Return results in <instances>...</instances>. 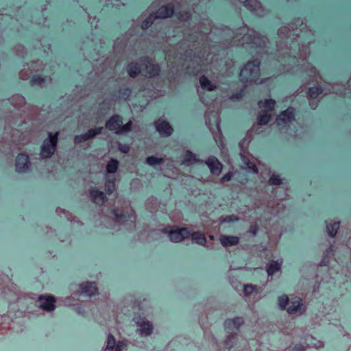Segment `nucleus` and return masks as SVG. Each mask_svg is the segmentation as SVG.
Here are the masks:
<instances>
[{
	"label": "nucleus",
	"instance_id": "nucleus-42",
	"mask_svg": "<svg viewBox=\"0 0 351 351\" xmlns=\"http://www.w3.org/2000/svg\"><path fill=\"white\" fill-rule=\"evenodd\" d=\"M11 102L13 106L20 107L25 104V100L23 96L16 95L12 98Z\"/></svg>",
	"mask_w": 351,
	"mask_h": 351
},
{
	"label": "nucleus",
	"instance_id": "nucleus-58",
	"mask_svg": "<svg viewBox=\"0 0 351 351\" xmlns=\"http://www.w3.org/2000/svg\"><path fill=\"white\" fill-rule=\"evenodd\" d=\"M97 22H98V21H97V20H96V18H95V17H94V18H93V21H91V22H90V24H91V25H92V26H93V25H94V26L96 27H97Z\"/></svg>",
	"mask_w": 351,
	"mask_h": 351
},
{
	"label": "nucleus",
	"instance_id": "nucleus-22",
	"mask_svg": "<svg viewBox=\"0 0 351 351\" xmlns=\"http://www.w3.org/2000/svg\"><path fill=\"white\" fill-rule=\"evenodd\" d=\"M204 64L205 63L200 58H195L191 60L190 64L187 66L188 73L195 75L202 70Z\"/></svg>",
	"mask_w": 351,
	"mask_h": 351
},
{
	"label": "nucleus",
	"instance_id": "nucleus-24",
	"mask_svg": "<svg viewBox=\"0 0 351 351\" xmlns=\"http://www.w3.org/2000/svg\"><path fill=\"white\" fill-rule=\"evenodd\" d=\"M81 292L88 296H92L97 293V288L95 282H86L80 285Z\"/></svg>",
	"mask_w": 351,
	"mask_h": 351
},
{
	"label": "nucleus",
	"instance_id": "nucleus-13",
	"mask_svg": "<svg viewBox=\"0 0 351 351\" xmlns=\"http://www.w3.org/2000/svg\"><path fill=\"white\" fill-rule=\"evenodd\" d=\"M16 171L19 173H27L31 167V162L28 155L19 154L15 160Z\"/></svg>",
	"mask_w": 351,
	"mask_h": 351
},
{
	"label": "nucleus",
	"instance_id": "nucleus-35",
	"mask_svg": "<svg viewBox=\"0 0 351 351\" xmlns=\"http://www.w3.org/2000/svg\"><path fill=\"white\" fill-rule=\"evenodd\" d=\"M326 89L318 86L311 87L308 89V97L309 99H317L322 93L326 92Z\"/></svg>",
	"mask_w": 351,
	"mask_h": 351
},
{
	"label": "nucleus",
	"instance_id": "nucleus-53",
	"mask_svg": "<svg viewBox=\"0 0 351 351\" xmlns=\"http://www.w3.org/2000/svg\"><path fill=\"white\" fill-rule=\"evenodd\" d=\"M190 16H191L190 14L187 12H185L183 15L181 14L180 13H178V17L182 21L189 19L190 18Z\"/></svg>",
	"mask_w": 351,
	"mask_h": 351
},
{
	"label": "nucleus",
	"instance_id": "nucleus-46",
	"mask_svg": "<svg viewBox=\"0 0 351 351\" xmlns=\"http://www.w3.org/2000/svg\"><path fill=\"white\" fill-rule=\"evenodd\" d=\"M115 190V185L113 181L108 180L105 184V191L108 194H112Z\"/></svg>",
	"mask_w": 351,
	"mask_h": 351
},
{
	"label": "nucleus",
	"instance_id": "nucleus-10",
	"mask_svg": "<svg viewBox=\"0 0 351 351\" xmlns=\"http://www.w3.org/2000/svg\"><path fill=\"white\" fill-rule=\"evenodd\" d=\"M230 2L235 5H243L254 15L263 16L266 14V10L262 6L258 0H229Z\"/></svg>",
	"mask_w": 351,
	"mask_h": 351
},
{
	"label": "nucleus",
	"instance_id": "nucleus-44",
	"mask_svg": "<svg viewBox=\"0 0 351 351\" xmlns=\"http://www.w3.org/2000/svg\"><path fill=\"white\" fill-rule=\"evenodd\" d=\"M132 125V120H130L125 125L122 124L121 128L119 129V130L118 132H117V134L120 135V134H124L129 132L131 130Z\"/></svg>",
	"mask_w": 351,
	"mask_h": 351
},
{
	"label": "nucleus",
	"instance_id": "nucleus-20",
	"mask_svg": "<svg viewBox=\"0 0 351 351\" xmlns=\"http://www.w3.org/2000/svg\"><path fill=\"white\" fill-rule=\"evenodd\" d=\"M226 335L223 341V344L225 348L230 350L237 345L239 334L232 332H226Z\"/></svg>",
	"mask_w": 351,
	"mask_h": 351
},
{
	"label": "nucleus",
	"instance_id": "nucleus-17",
	"mask_svg": "<svg viewBox=\"0 0 351 351\" xmlns=\"http://www.w3.org/2000/svg\"><path fill=\"white\" fill-rule=\"evenodd\" d=\"M306 311V308L303 305L302 300L300 298L291 299L289 301V305L287 308V311L289 314H298L302 315Z\"/></svg>",
	"mask_w": 351,
	"mask_h": 351
},
{
	"label": "nucleus",
	"instance_id": "nucleus-25",
	"mask_svg": "<svg viewBox=\"0 0 351 351\" xmlns=\"http://www.w3.org/2000/svg\"><path fill=\"white\" fill-rule=\"evenodd\" d=\"M240 238L237 236L221 235L219 241L225 247L234 246L239 243Z\"/></svg>",
	"mask_w": 351,
	"mask_h": 351
},
{
	"label": "nucleus",
	"instance_id": "nucleus-4",
	"mask_svg": "<svg viewBox=\"0 0 351 351\" xmlns=\"http://www.w3.org/2000/svg\"><path fill=\"white\" fill-rule=\"evenodd\" d=\"M275 104V100L271 99L258 101V107L261 110L257 118V123L253 125L250 130L251 133L260 134L263 132L261 126L266 125L270 121Z\"/></svg>",
	"mask_w": 351,
	"mask_h": 351
},
{
	"label": "nucleus",
	"instance_id": "nucleus-30",
	"mask_svg": "<svg viewBox=\"0 0 351 351\" xmlns=\"http://www.w3.org/2000/svg\"><path fill=\"white\" fill-rule=\"evenodd\" d=\"M203 161L199 159L192 152L187 150L184 154L182 164L202 163Z\"/></svg>",
	"mask_w": 351,
	"mask_h": 351
},
{
	"label": "nucleus",
	"instance_id": "nucleus-9",
	"mask_svg": "<svg viewBox=\"0 0 351 351\" xmlns=\"http://www.w3.org/2000/svg\"><path fill=\"white\" fill-rule=\"evenodd\" d=\"M111 213L114 219V223L119 225H123L127 222H130L132 224L136 219L134 210L129 207L123 209L114 208Z\"/></svg>",
	"mask_w": 351,
	"mask_h": 351
},
{
	"label": "nucleus",
	"instance_id": "nucleus-41",
	"mask_svg": "<svg viewBox=\"0 0 351 351\" xmlns=\"http://www.w3.org/2000/svg\"><path fill=\"white\" fill-rule=\"evenodd\" d=\"M103 130V127H96L94 128L89 129L86 133L88 136V138H89V139H91L97 136L98 134H100Z\"/></svg>",
	"mask_w": 351,
	"mask_h": 351
},
{
	"label": "nucleus",
	"instance_id": "nucleus-12",
	"mask_svg": "<svg viewBox=\"0 0 351 351\" xmlns=\"http://www.w3.org/2000/svg\"><path fill=\"white\" fill-rule=\"evenodd\" d=\"M128 346L127 341H119L116 342L115 338L111 334H108L106 341L102 351H124Z\"/></svg>",
	"mask_w": 351,
	"mask_h": 351
},
{
	"label": "nucleus",
	"instance_id": "nucleus-62",
	"mask_svg": "<svg viewBox=\"0 0 351 351\" xmlns=\"http://www.w3.org/2000/svg\"><path fill=\"white\" fill-rule=\"evenodd\" d=\"M82 136L84 138L86 141L90 140L89 138H88V136H87L86 133L82 134Z\"/></svg>",
	"mask_w": 351,
	"mask_h": 351
},
{
	"label": "nucleus",
	"instance_id": "nucleus-51",
	"mask_svg": "<svg viewBox=\"0 0 351 351\" xmlns=\"http://www.w3.org/2000/svg\"><path fill=\"white\" fill-rule=\"evenodd\" d=\"M73 141L75 144H80L84 142H86L82 134L75 135L73 138Z\"/></svg>",
	"mask_w": 351,
	"mask_h": 351
},
{
	"label": "nucleus",
	"instance_id": "nucleus-55",
	"mask_svg": "<svg viewBox=\"0 0 351 351\" xmlns=\"http://www.w3.org/2000/svg\"><path fill=\"white\" fill-rule=\"evenodd\" d=\"M258 232V228L256 226H251L249 232L253 235H256Z\"/></svg>",
	"mask_w": 351,
	"mask_h": 351
},
{
	"label": "nucleus",
	"instance_id": "nucleus-49",
	"mask_svg": "<svg viewBox=\"0 0 351 351\" xmlns=\"http://www.w3.org/2000/svg\"><path fill=\"white\" fill-rule=\"evenodd\" d=\"M256 286L252 285H245L243 286V292L245 295H250L254 291Z\"/></svg>",
	"mask_w": 351,
	"mask_h": 351
},
{
	"label": "nucleus",
	"instance_id": "nucleus-1",
	"mask_svg": "<svg viewBox=\"0 0 351 351\" xmlns=\"http://www.w3.org/2000/svg\"><path fill=\"white\" fill-rule=\"evenodd\" d=\"M313 36L311 30H308L303 21L298 19L294 23L287 26H282L278 30L276 40V55L279 62H282L287 58L289 61L288 66L300 64V59L303 61L307 54L309 53L308 47L303 43L300 44L296 41V38H304Z\"/></svg>",
	"mask_w": 351,
	"mask_h": 351
},
{
	"label": "nucleus",
	"instance_id": "nucleus-64",
	"mask_svg": "<svg viewBox=\"0 0 351 351\" xmlns=\"http://www.w3.org/2000/svg\"><path fill=\"white\" fill-rule=\"evenodd\" d=\"M171 56V53L169 52H167L166 53V58L168 59V60H170V57Z\"/></svg>",
	"mask_w": 351,
	"mask_h": 351
},
{
	"label": "nucleus",
	"instance_id": "nucleus-3",
	"mask_svg": "<svg viewBox=\"0 0 351 351\" xmlns=\"http://www.w3.org/2000/svg\"><path fill=\"white\" fill-rule=\"evenodd\" d=\"M127 71L132 77H135L139 74L148 77H154L159 74L160 69L158 64L152 62V59L144 57L136 62L129 64Z\"/></svg>",
	"mask_w": 351,
	"mask_h": 351
},
{
	"label": "nucleus",
	"instance_id": "nucleus-57",
	"mask_svg": "<svg viewBox=\"0 0 351 351\" xmlns=\"http://www.w3.org/2000/svg\"><path fill=\"white\" fill-rule=\"evenodd\" d=\"M309 106L312 109L315 110L318 106V102L317 101H310Z\"/></svg>",
	"mask_w": 351,
	"mask_h": 351
},
{
	"label": "nucleus",
	"instance_id": "nucleus-43",
	"mask_svg": "<svg viewBox=\"0 0 351 351\" xmlns=\"http://www.w3.org/2000/svg\"><path fill=\"white\" fill-rule=\"evenodd\" d=\"M156 19L153 14H151L145 20L142 22L141 27L143 29H147L154 23V20Z\"/></svg>",
	"mask_w": 351,
	"mask_h": 351
},
{
	"label": "nucleus",
	"instance_id": "nucleus-38",
	"mask_svg": "<svg viewBox=\"0 0 351 351\" xmlns=\"http://www.w3.org/2000/svg\"><path fill=\"white\" fill-rule=\"evenodd\" d=\"M290 300L287 295H283L278 298V306L280 310H287Z\"/></svg>",
	"mask_w": 351,
	"mask_h": 351
},
{
	"label": "nucleus",
	"instance_id": "nucleus-54",
	"mask_svg": "<svg viewBox=\"0 0 351 351\" xmlns=\"http://www.w3.org/2000/svg\"><path fill=\"white\" fill-rule=\"evenodd\" d=\"M308 346H311V347H315V348H319L323 347L324 344L322 341H317L315 343H309Z\"/></svg>",
	"mask_w": 351,
	"mask_h": 351
},
{
	"label": "nucleus",
	"instance_id": "nucleus-2",
	"mask_svg": "<svg viewBox=\"0 0 351 351\" xmlns=\"http://www.w3.org/2000/svg\"><path fill=\"white\" fill-rule=\"evenodd\" d=\"M224 34L228 37L227 40H230L232 45H241L247 49H256L257 53L263 49L267 42L266 37L261 36L245 25L235 30L226 28L224 30Z\"/></svg>",
	"mask_w": 351,
	"mask_h": 351
},
{
	"label": "nucleus",
	"instance_id": "nucleus-18",
	"mask_svg": "<svg viewBox=\"0 0 351 351\" xmlns=\"http://www.w3.org/2000/svg\"><path fill=\"white\" fill-rule=\"evenodd\" d=\"M123 124V118L118 114L111 117L106 123V128L117 134V132L121 128Z\"/></svg>",
	"mask_w": 351,
	"mask_h": 351
},
{
	"label": "nucleus",
	"instance_id": "nucleus-28",
	"mask_svg": "<svg viewBox=\"0 0 351 351\" xmlns=\"http://www.w3.org/2000/svg\"><path fill=\"white\" fill-rule=\"evenodd\" d=\"M191 240L193 243H197L200 245H206V239L205 235L201 232L197 231L191 232Z\"/></svg>",
	"mask_w": 351,
	"mask_h": 351
},
{
	"label": "nucleus",
	"instance_id": "nucleus-52",
	"mask_svg": "<svg viewBox=\"0 0 351 351\" xmlns=\"http://www.w3.org/2000/svg\"><path fill=\"white\" fill-rule=\"evenodd\" d=\"M305 350H306V348L301 344L295 345L293 348V350H292V351H305Z\"/></svg>",
	"mask_w": 351,
	"mask_h": 351
},
{
	"label": "nucleus",
	"instance_id": "nucleus-60",
	"mask_svg": "<svg viewBox=\"0 0 351 351\" xmlns=\"http://www.w3.org/2000/svg\"><path fill=\"white\" fill-rule=\"evenodd\" d=\"M245 144V140H243V141L239 143V146L241 147V149H243Z\"/></svg>",
	"mask_w": 351,
	"mask_h": 351
},
{
	"label": "nucleus",
	"instance_id": "nucleus-56",
	"mask_svg": "<svg viewBox=\"0 0 351 351\" xmlns=\"http://www.w3.org/2000/svg\"><path fill=\"white\" fill-rule=\"evenodd\" d=\"M119 149L123 152V153H128V151H129V147L127 146V145H119Z\"/></svg>",
	"mask_w": 351,
	"mask_h": 351
},
{
	"label": "nucleus",
	"instance_id": "nucleus-6",
	"mask_svg": "<svg viewBox=\"0 0 351 351\" xmlns=\"http://www.w3.org/2000/svg\"><path fill=\"white\" fill-rule=\"evenodd\" d=\"M162 232L167 234L169 240L173 243H180L188 239L191 235V231L189 228L177 226L167 227L162 230Z\"/></svg>",
	"mask_w": 351,
	"mask_h": 351
},
{
	"label": "nucleus",
	"instance_id": "nucleus-29",
	"mask_svg": "<svg viewBox=\"0 0 351 351\" xmlns=\"http://www.w3.org/2000/svg\"><path fill=\"white\" fill-rule=\"evenodd\" d=\"M132 90L130 88L123 87L120 88L117 93L114 95L116 100H123L126 101L131 95Z\"/></svg>",
	"mask_w": 351,
	"mask_h": 351
},
{
	"label": "nucleus",
	"instance_id": "nucleus-40",
	"mask_svg": "<svg viewBox=\"0 0 351 351\" xmlns=\"http://www.w3.org/2000/svg\"><path fill=\"white\" fill-rule=\"evenodd\" d=\"M163 161H164L163 158H158V157H156L154 156H148L146 158L147 164H148L149 165H150L152 167H154L156 165H160L161 163L163 162Z\"/></svg>",
	"mask_w": 351,
	"mask_h": 351
},
{
	"label": "nucleus",
	"instance_id": "nucleus-34",
	"mask_svg": "<svg viewBox=\"0 0 351 351\" xmlns=\"http://www.w3.org/2000/svg\"><path fill=\"white\" fill-rule=\"evenodd\" d=\"M50 80L51 78L48 77H43L40 75H33L30 82L32 86H39L42 87L47 82Z\"/></svg>",
	"mask_w": 351,
	"mask_h": 351
},
{
	"label": "nucleus",
	"instance_id": "nucleus-5",
	"mask_svg": "<svg viewBox=\"0 0 351 351\" xmlns=\"http://www.w3.org/2000/svg\"><path fill=\"white\" fill-rule=\"evenodd\" d=\"M260 64L261 62L258 60L249 61L241 70V80L243 82H256L260 75Z\"/></svg>",
	"mask_w": 351,
	"mask_h": 351
},
{
	"label": "nucleus",
	"instance_id": "nucleus-32",
	"mask_svg": "<svg viewBox=\"0 0 351 351\" xmlns=\"http://www.w3.org/2000/svg\"><path fill=\"white\" fill-rule=\"evenodd\" d=\"M345 86L341 84H335L332 86L331 89H326V92L324 93V95H328L330 93H335L337 95H345Z\"/></svg>",
	"mask_w": 351,
	"mask_h": 351
},
{
	"label": "nucleus",
	"instance_id": "nucleus-8",
	"mask_svg": "<svg viewBox=\"0 0 351 351\" xmlns=\"http://www.w3.org/2000/svg\"><path fill=\"white\" fill-rule=\"evenodd\" d=\"M59 132L53 134L49 132L48 138L44 140L40 149V156L42 158H50L56 152L58 143V136Z\"/></svg>",
	"mask_w": 351,
	"mask_h": 351
},
{
	"label": "nucleus",
	"instance_id": "nucleus-48",
	"mask_svg": "<svg viewBox=\"0 0 351 351\" xmlns=\"http://www.w3.org/2000/svg\"><path fill=\"white\" fill-rule=\"evenodd\" d=\"M56 213L58 215H61L62 214L64 215L65 217L69 220V221H72L73 219H72V215L71 213H69V211H66L64 209H62V208H58L56 209Z\"/></svg>",
	"mask_w": 351,
	"mask_h": 351
},
{
	"label": "nucleus",
	"instance_id": "nucleus-63",
	"mask_svg": "<svg viewBox=\"0 0 351 351\" xmlns=\"http://www.w3.org/2000/svg\"><path fill=\"white\" fill-rule=\"evenodd\" d=\"M188 40H191V41H196L197 40V39L193 38L191 36H189Z\"/></svg>",
	"mask_w": 351,
	"mask_h": 351
},
{
	"label": "nucleus",
	"instance_id": "nucleus-21",
	"mask_svg": "<svg viewBox=\"0 0 351 351\" xmlns=\"http://www.w3.org/2000/svg\"><path fill=\"white\" fill-rule=\"evenodd\" d=\"M173 5L171 3H169L161 6L154 15L156 19H166L173 15Z\"/></svg>",
	"mask_w": 351,
	"mask_h": 351
},
{
	"label": "nucleus",
	"instance_id": "nucleus-37",
	"mask_svg": "<svg viewBox=\"0 0 351 351\" xmlns=\"http://www.w3.org/2000/svg\"><path fill=\"white\" fill-rule=\"evenodd\" d=\"M119 162L116 159H111L106 165V171L108 173H114L117 171Z\"/></svg>",
	"mask_w": 351,
	"mask_h": 351
},
{
	"label": "nucleus",
	"instance_id": "nucleus-31",
	"mask_svg": "<svg viewBox=\"0 0 351 351\" xmlns=\"http://www.w3.org/2000/svg\"><path fill=\"white\" fill-rule=\"evenodd\" d=\"M282 262L272 261L266 265L268 276H273L281 268Z\"/></svg>",
	"mask_w": 351,
	"mask_h": 351
},
{
	"label": "nucleus",
	"instance_id": "nucleus-26",
	"mask_svg": "<svg viewBox=\"0 0 351 351\" xmlns=\"http://www.w3.org/2000/svg\"><path fill=\"white\" fill-rule=\"evenodd\" d=\"M199 84H200L201 88L204 90L213 91L217 88L216 84L214 82H213L212 81H210L205 75H202L199 77Z\"/></svg>",
	"mask_w": 351,
	"mask_h": 351
},
{
	"label": "nucleus",
	"instance_id": "nucleus-27",
	"mask_svg": "<svg viewBox=\"0 0 351 351\" xmlns=\"http://www.w3.org/2000/svg\"><path fill=\"white\" fill-rule=\"evenodd\" d=\"M91 199L97 204H101L107 200V197L104 192L99 190H91L90 191Z\"/></svg>",
	"mask_w": 351,
	"mask_h": 351
},
{
	"label": "nucleus",
	"instance_id": "nucleus-59",
	"mask_svg": "<svg viewBox=\"0 0 351 351\" xmlns=\"http://www.w3.org/2000/svg\"><path fill=\"white\" fill-rule=\"evenodd\" d=\"M210 31V29L208 27V28H206L205 29H203V30H201V33L204 34H207L208 33H209Z\"/></svg>",
	"mask_w": 351,
	"mask_h": 351
},
{
	"label": "nucleus",
	"instance_id": "nucleus-15",
	"mask_svg": "<svg viewBox=\"0 0 351 351\" xmlns=\"http://www.w3.org/2000/svg\"><path fill=\"white\" fill-rule=\"evenodd\" d=\"M56 300L53 296L40 295L36 301V305L39 308L48 312L53 311L55 309Z\"/></svg>",
	"mask_w": 351,
	"mask_h": 351
},
{
	"label": "nucleus",
	"instance_id": "nucleus-50",
	"mask_svg": "<svg viewBox=\"0 0 351 351\" xmlns=\"http://www.w3.org/2000/svg\"><path fill=\"white\" fill-rule=\"evenodd\" d=\"M233 176V173L232 172H228L226 173L222 178L220 179V182L223 183L225 182L230 181Z\"/></svg>",
	"mask_w": 351,
	"mask_h": 351
},
{
	"label": "nucleus",
	"instance_id": "nucleus-61",
	"mask_svg": "<svg viewBox=\"0 0 351 351\" xmlns=\"http://www.w3.org/2000/svg\"><path fill=\"white\" fill-rule=\"evenodd\" d=\"M332 245H330V247L326 250V255H328L330 252L332 251Z\"/></svg>",
	"mask_w": 351,
	"mask_h": 351
},
{
	"label": "nucleus",
	"instance_id": "nucleus-11",
	"mask_svg": "<svg viewBox=\"0 0 351 351\" xmlns=\"http://www.w3.org/2000/svg\"><path fill=\"white\" fill-rule=\"evenodd\" d=\"M137 328L136 332L141 337H147L153 333L154 326L147 319L141 316H136L133 319Z\"/></svg>",
	"mask_w": 351,
	"mask_h": 351
},
{
	"label": "nucleus",
	"instance_id": "nucleus-45",
	"mask_svg": "<svg viewBox=\"0 0 351 351\" xmlns=\"http://www.w3.org/2000/svg\"><path fill=\"white\" fill-rule=\"evenodd\" d=\"M268 183L269 185H280L282 184V179L278 175L272 174L269 179Z\"/></svg>",
	"mask_w": 351,
	"mask_h": 351
},
{
	"label": "nucleus",
	"instance_id": "nucleus-7",
	"mask_svg": "<svg viewBox=\"0 0 351 351\" xmlns=\"http://www.w3.org/2000/svg\"><path fill=\"white\" fill-rule=\"evenodd\" d=\"M295 121V109L289 107L282 112L276 119V123L281 132L288 133V129Z\"/></svg>",
	"mask_w": 351,
	"mask_h": 351
},
{
	"label": "nucleus",
	"instance_id": "nucleus-33",
	"mask_svg": "<svg viewBox=\"0 0 351 351\" xmlns=\"http://www.w3.org/2000/svg\"><path fill=\"white\" fill-rule=\"evenodd\" d=\"M339 226V221H335L333 223L326 221V231L330 237L333 238L336 236Z\"/></svg>",
	"mask_w": 351,
	"mask_h": 351
},
{
	"label": "nucleus",
	"instance_id": "nucleus-16",
	"mask_svg": "<svg viewBox=\"0 0 351 351\" xmlns=\"http://www.w3.org/2000/svg\"><path fill=\"white\" fill-rule=\"evenodd\" d=\"M155 126L160 135L164 137L171 136L173 132V129L169 123L162 119H159L155 121Z\"/></svg>",
	"mask_w": 351,
	"mask_h": 351
},
{
	"label": "nucleus",
	"instance_id": "nucleus-19",
	"mask_svg": "<svg viewBox=\"0 0 351 351\" xmlns=\"http://www.w3.org/2000/svg\"><path fill=\"white\" fill-rule=\"evenodd\" d=\"M205 163L213 175L219 176L221 173L223 165L216 157L213 156L208 157Z\"/></svg>",
	"mask_w": 351,
	"mask_h": 351
},
{
	"label": "nucleus",
	"instance_id": "nucleus-39",
	"mask_svg": "<svg viewBox=\"0 0 351 351\" xmlns=\"http://www.w3.org/2000/svg\"><path fill=\"white\" fill-rule=\"evenodd\" d=\"M305 69L307 74L311 77H312L313 80H317V77L319 75V73L314 66H313L311 64L307 63L305 65Z\"/></svg>",
	"mask_w": 351,
	"mask_h": 351
},
{
	"label": "nucleus",
	"instance_id": "nucleus-47",
	"mask_svg": "<svg viewBox=\"0 0 351 351\" xmlns=\"http://www.w3.org/2000/svg\"><path fill=\"white\" fill-rule=\"evenodd\" d=\"M239 217L236 215H228L225 217H221V222L222 223H230V222H234L239 221Z\"/></svg>",
	"mask_w": 351,
	"mask_h": 351
},
{
	"label": "nucleus",
	"instance_id": "nucleus-23",
	"mask_svg": "<svg viewBox=\"0 0 351 351\" xmlns=\"http://www.w3.org/2000/svg\"><path fill=\"white\" fill-rule=\"evenodd\" d=\"M38 66H41V64L39 61L32 62L29 65L27 64V68H24L22 71H20V77L23 80L28 78L33 71H37L40 70Z\"/></svg>",
	"mask_w": 351,
	"mask_h": 351
},
{
	"label": "nucleus",
	"instance_id": "nucleus-14",
	"mask_svg": "<svg viewBox=\"0 0 351 351\" xmlns=\"http://www.w3.org/2000/svg\"><path fill=\"white\" fill-rule=\"evenodd\" d=\"M244 324L242 317H236L225 320L223 326L226 332H237L239 334L241 326Z\"/></svg>",
	"mask_w": 351,
	"mask_h": 351
},
{
	"label": "nucleus",
	"instance_id": "nucleus-36",
	"mask_svg": "<svg viewBox=\"0 0 351 351\" xmlns=\"http://www.w3.org/2000/svg\"><path fill=\"white\" fill-rule=\"evenodd\" d=\"M240 156L243 164L245 165L246 169H248L254 173H256L258 172L257 167L255 165H252L249 159L246 156H245L243 154L240 153Z\"/></svg>",
	"mask_w": 351,
	"mask_h": 351
}]
</instances>
